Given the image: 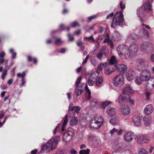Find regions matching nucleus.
<instances>
[{
	"label": "nucleus",
	"instance_id": "25",
	"mask_svg": "<svg viewBox=\"0 0 154 154\" xmlns=\"http://www.w3.org/2000/svg\"><path fill=\"white\" fill-rule=\"evenodd\" d=\"M86 93L85 94V98L86 100L90 99L91 98V92L88 88L87 85H86L85 87Z\"/></svg>",
	"mask_w": 154,
	"mask_h": 154
},
{
	"label": "nucleus",
	"instance_id": "47",
	"mask_svg": "<svg viewBox=\"0 0 154 154\" xmlns=\"http://www.w3.org/2000/svg\"><path fill=\"white\" fill-rule=\"evenodd\" d=\"M68 115H66L64 116V120L63 124V126H66V125L67 123V122H68Z\"/></svg>",
	"mask_w": 154,
	"mask_h": 154
},
{
	"label": "nucleus",
	"instance_id": "21",
	"mask_svg": "<svg viewBox=\"0 0 154 154\" xmlns=\"http://www.w3.org/2000/svg\"><path fill=\"white\" fill-rule=\"evenodd\" d=\"M45 147L47 150H53L56 148L53 145L52 141L51 140H49L47 143L46 144Z\"/></svg>",
	"mask_w": 154,
	"mask_h": 154
},
{
	"label": "nucleus",
	"instance_id": "61",
	"mask_svg": "<svg viewBox=\"0 0 154 154\" xmlns=\"http://www.w3.org/2000/svg\"><path fill=\"white\" fill-rule=\"evenodd\" d=\"M123 130L122 129H120L119 131H117V133L118 135H121L123 133Z\"/></svg>",
	"mask_w": 154,
	"mask_h": 154
},
{
	"label": "nucleus",
	"instance_id": "62",
	"mask_svg": "<svg viewBox=\"0 0 154 154\" xmlns=\"http://www.w3.org/2000/svg\"><path fill=\"white\" fill-rule=\"evenodd\" d=\"M5 55V53L3 51L0 54V58H3Z\"/></svg>",
	"mask_w": 154,
	"mask_h": 154
},
{
	"label": "nucleus",
	"instance_id": "26",
	"mask_svg": "<svg viewBox=\"0 0 154 154\" xmlns=\"http://www.w3.org/2000/svg\"><path fill=\"white\" fill-rule=\"evenodd\" d=\"M79 122V120L77 117L74 116L73 117L69 122L70 125L73 127L77 125Z\"/></svg>",
	"mask_w": 154,
	"mask_h": 154
},
{
	"label": "nucleus",
	"instance_id": "17",
	"mask_svg": "<svg viewBox=\"0 0 154 154\" xmlns=\"http://www.w3.org/2000/svg\"><path fill=\"white\" fill-rule=\"evenodd\" d=\"M72 133L71 131H68L64 134L63 139V141L66 143H68L72 138Z\"/></svg>",
	"mask_w": 154,
	"mask_h": 154
},
{
	"label": "nucleus",
	"instance_id": "2",
	"mask_svg": "<svg viewBox=\"0 0 154 154\" xmlns=\"http://www.w3.org/2000/svg\"><path fill=\"white\" fill-rule=\"evenodd\" d=\"M139 78L143 82H146V88L147 89V85L149 82V85L150 83L151 79H154V77L151 76V73L148 70H144L142 71L140 74Z\"/></svg>",
	"mask_w": 154,
	"mask_h": 154
},
{
	"label": "nucleus",
	"instance_id": "27",
	"mask_svg": "<svg viewBox=\"0 0 154 154\" xmlns=\"http://www.w3.org/2000/svg\"><path fill=\"white\" fill-rule=\"evenodd\" d=\"M99 72L98 70H96L90 76L93 80L95 81L98 78L99 75Z\"/></svg>",
	"mask_w": 154,
	"mask_h": 154
},
{
	"label": "nucleus",
	"instance_id": "42",
	"mask_svg": "<svg viewBox=\"0 0 154 154\" xmlns=\"http://www.w3.org/2000/svg\"><path fill=\"white\" fill-rule=\"evenodd\" d=\"M95 81L94 80H93V79H92V78L89 77L88 81V82L89 85L92 86L94 85Z\"/></svg>",
	"mask_w": 154,
	"mask_h": 154
},
{
	"label": "nucleus",
	"instance_id": "16",
	"mask_svg": "<svg viewBox=\"0 0 154 154\" xmlns=\"http://www.w3.org/2000/svg\"><path fill=\"white\" fill-rule=\"evenodd\" d=\"M135 73L132 69H129L126 73V78L128 81H131L135 78Z\"/></svg>",
	"mask_w": 154,
	"mask_h": 154
},
{
	"label": "nucleus",
	"instance_id": "57",
	"mask_svg": "<svg viewBox=\"0 0 154 154\" xmlns=\"http://www.w3.org/2000/svg\"><path fill=\"white\" fill-rule=\"evenodd\" d=\"M85 39H91L93 42H95V40L94 39L93 37V35H91L90 37H85L84 38Z\"/></svg>",
	"mask_w": 154,
	"mask_h": 154
},
{
	"label": "nucleus",
	"instance_id": "9",
	"mask_svg": "<svg viewBox=\"0 0 154 154\" xmlns=\"http://www.w3.org/2000/svg\"><path fill=\"white\" fill-rule=\"evenodd\" d=\"M149 141V137L146 134H140L137 137V142L138 144H142L143 143H148Z\"/></svg>",
	"mask_w": 154,
	"mask_h": 154
},
{
	"label": "nucleus",
	"instance_id": "38",
	"mask_svg": "<svg viewBox=\"0 0 154 154\" xmlns=\"http://www.w3.org/2000/svg\"><path fill=\"white\" fill-rule=\"evenodd\" d=\"M107 65V63L106 62L102 63L98 66V69L99 70H102L103 68H105V66Z\"/></svg>",
	"mask_w": 154,
	"mask_h": 154
},
{
	"label": "nucleus",
	"instance_id": "6",
	"mask_svg": "<svg viewBox=\"0 0 154 154\" xmlns=\"http://www.w3.org/2000/svg\"><path fill=\"white\" fill-rule=\"evenodd\" d=\"M103 122V119L102 117L97 116L92 121L91 126L93 128L97 129L101 126Z\"/></svg>",
	"mask_w": 154,
	"mask_h": 154
},
{
	"label": "nucleus",
	"instance_id": "64",
	"mask_svg": "<svg viewBox=\"0 0 154 154\" xmlns=\"http://www.w3.org/2000/svg\"><path fill=\"white\" fill-rule=\"evenodd\" d=\"M114 14L113 13H111L108 15L106 17L107 19H109L110 17H112L113 16Z\"/></svg>",
	"mask_w": 154,
	"mask_h": 154
},
{
	"label": "nucleus",
	"instance_id": "8",
	"mask_svg": "<svg viewBox=\"0 0 154 154\" xmlns=\"http://www.w3.org/2000/svg\"><path fill=\"white\" fill-rule=\"evenodd\" d=\"M124 78L121 74L117 75L113 79V83L114 85L118 87L121 86L123 84Z\"/></svg>",
	"mask_w": 154,
	"mask_h": 154
},
{
	"label": "nucleus",
	"instance_id": "51",
	"mask_svg": "<svg viewBox=\"0 0 154 154\" xmlns=\"http://www.w3.org/2000/svg\"><path fill=\"white\" fill-rule=\"evenodd\" d=\"M117 131V130L115 128H114L112 130H110L109 134H111V135L114 134L115 133H116Z\"/></svg>",
	"mask_w": 154,
	"mask_h": 154
},
{
	"label": "nucleus",
	"instance_id": "14",
	"mask_svg": "<svg viewBox=\"0 0 154 154\" xmlns=\"http://www.w3.org/2000/svg\"><path fill=\"white\" fill-rule=\"evenodd\" d=\"M151 46V44L148 42H144L140 45V49L143 52L148 53L150 51Z\"/></svg>",
	"mask_w": 154,
	"mask_h": 154
},
{
	"label": "nucleus",
	"instance_id": "52",
	"mask_svg": "<svg viewBox=\"0 0 154 154\" xmlns=\"http://www.w3.org/2000/svg\"><path fill=\"white\" fill-rule=\"evenodd\" d=\"M7 70H4L3 72V73L2 75V79H4L5 78V77L7 73Z\"/></svg>",
	"mask_w": 154,
	"mask_h": 154
},
{
	"label": "nucleus",
	"instance_id": "36",
	"mask_svg": "<svg viewBox=\"0 0 154 154\" xmlns=\"http://www.w3.org/2000/svg\"><path fill=\"white\" fill-rule=\"evenodd\" d=\"M139 154H148V152L143 148H140L138 150Z\"/></svg>",
	"mask_w": 154,
	"mask_h": 154
},
{
	"label": "nucleus",
	"instance_id": "23",
	"mask_svg": "<svg viewBox=\"0 0 154 154\" xmlns=\"http://www.w3.org/2000/svg\"><path fill=\"white\" fill-rule=\"evenodd\" d=\"M104 73L105 74L108 75L113 72L112 66L107 63V65L105 66L104 69Z\"/></svg>",
	"mask_w": 154,
	"mask_h": 154
},
{
	"label": "nucleus",
	"instance_id": "7",
	"mask_svg": "<svg viewBox=\"0 0 154 154\" xmlns=\"http://www.w3.org/2000/svg\"><path fill=\"white\" fill-rule=\"evenodd\" d=\"M120 105L124 104L125 101L129 102L131 101V97L128 94H123L120 95L117 100Z\"/></svg>",
	"mask_w": 154,
	"mask_h": 154
},
{
	"label": "nucleus",
	"instance_id": "37",
	"mask_svg": "<svg viewBox=\"0 0 154 154\" xmlns=\"http://www.w3.org/2000/svg\"><path fill=\"white\" fill-rule=\"evenodd\" d=\"M142 33L143 35L146 37H149V34L147 30L144 29V27L142 28Z\"/></svg>",
	"mask_w": 154,
	"mask_h": 154
},
{
	"label": "nucleus",
	"instance_id": "20",
	"mask_svg": "<svg viewBox=\"0 0 154 154\" xmlns=\"http://www.w3.org/2000/svg\"><path fill=\"white\" fill-rule=\"evenodd\" d=\"M124 93H128L131 94H134L136 91L130 85H127L123 89Z\"/></svg>",
	"mask_w": 154,
	"mask_h": 154
},
{
	"label": "nucleus",
	"instance_id": "31",
	"mask_svg": "<svg viewBox=\"0 0 154 154\" xmlns=\"http://www.w3.org/2000/svg\"><path fill=\"white\" fill-rule=\"evenodd\" d=\"M90 104L91 106H95L98 105V102L97 99L93 98L90 101Z\"/></svg>",
	"mask_w": 154,
	"mask_h": 154
},
{
	"label": "nucleus",
	"instance_id": "41",
	"mask_svg": "<svg viewBox=\"0 0 154 154\" xmlns=\"http://www.w3.org/2000/svg\"><path fill=\"white\" fill-rule=\"evenodd\" d=\"M90 152V149L88 148L86 150H82L79 152V154H89Z\"/></svg>",
	"mask_w": 154,
	"mask_h": 154
},
{
	"label": "nucleus",
	"instance_id": "12",
	"mask_svg": "<svg viewBox=\"0 0 154 154\" xmlns=\"http://www.w3.org/2000/svg\"><path fill=\"white\" fill-rule=\"evenodd\" d=\"M119 108V110L122 114L124 115H128L130 112V106L126 104H122Z\"/></svg>",
	"mask_w": 154,
	"mask_h": 154
},
{
	"label": "nucleus",
	"instance_id": "3",
	"mask_svg": "<svg viewBox=\"0 0 154 154\" xmlns=\"http://www.w3.org/2000/svg\"><path fill=\"white\" fill-rule=\"evenodd\" d=\"M124 20L123 16L122 11H118L115 14L112 20L111 27H114L115 26L119 25Z\"/></svg>",
	"mask_w": 154,
	"mask_h": 154
},
{
	"label": "nucleus",
	"instance_id": "56",
	"mask_svg": "<svg viewBox=\"0 0 154 154\" xmlns=\"http://www.w3.org/2000/svg\"><path fill=\"white\" fill-rule=\"evenodd\" d=\"M146 96V99L147 100L149 98V96L150 95V93L149 92L147 91L145 93Z\"/></svg>",
	"mask_w": 154,
	"mask_h": 154
},
{
	"label": "nucleus",
	"instance_id": "10",
	"mask_svg": "<svg viewBox=\"0 0 154 154\" xmlns=\"http://www.w3.org/2000/svg\"><path fill=\"white\" fill-rule=\"evenodd\" d=\"M81 77H79L75 82V84L76 85V87L75 91V92L76 94V96H78L81 95L83 93V90L81 88V87L82 86V84L80 85L81 80Z\"/></svg>",
	"mask_w": 154,
	"mask_h": 154
},
{
	"label": "nucleus",
	"instance_id": "60",
	"mask_svg": "<svg viewBox=\"0 0 154 154\" xmlns=\"http://www.w3.org/2000/svg\"><path fill=\"white\" fill-rule=\"evenodd\" d=\"M89 57V55H87L85 59L83 61L82 63V64H84L87 63Z\"/></svg>",
	"mask_w": 154,
	"mask_h": 154
},
{
	"label": "nucleus",
	"instance_id": "40",
	"mask_svg": "<svg viewBox=\"0 0 154 154\" xmlns=\"http://www.w3.org/2000/svg\"><path fill=\"white\" fill-rule=\"evenodd\" d=\"M63 43L60 38H55V43L56 45H60Z\"/></svg>",
	"mask_w": 154,
	"mask_h": 154
},
{
	"label": "nucleus",
	"instance_id": "34",
	"mask_svg": "<svg viewBox=\"0 0 154 154\" xmlns=\"http://www.w3.org/2000/svg\"><path fill=\"white\" fill-rule=\"evenodd\" d=\"M152 80H153V81L149 85V82L147 84V89L148 90H152L154 88V79Z\"/></svg>",
	"mask_w": 154,
	"mask_h": 154
},
{
	"label": "nucleus",
	"instance_id": "50",
	"mask_svg": "<svg viewBox=\"0 0 154 154\" xmlns=\"http://www.w3.org/2000/svg\"><path fill=\"white\" fill-rule=\"evenodd\" d=\"M116 60L114 56H112L110 59L109 63V64H113L116 62Z\"/></svg>",
	"mask_w": 154,
	"mask_h": 154
},
{
	"label": "nucleus",
	"instance_id": "53",
	"mask_svg": "<svg viewBox=\"0 0 154 154\" xmlns=\"http://www.w3.org/2000/svg\"><path fill=\"white\" fill-rule=\"evenodd\" d=\"M125 5L124 3H123L122 2H121L120 3V7L122 10H124L125 8Z\"/></svg>",
	"mask_w": 154,
	"mask_h": 154
},
{
	"label": "nucleus",
	"instance_id": "44",
	"mask_svg": "<svg viewBox=\"0 0 154 154\" xmlns=\"http://www.w3.org/2000/svg\"><path fill=\"white\" fill-rule=\"evenodd\" d=\"M136 37V35L135 34L130 35L128 36L127 39L128 41H130L131 40L134 39Z\"/></svg>",
	"mask_w": 154,
	"mask_h": 154
},
{
	"label": "nucleus",
	"instance_id": "46",
	"mask_svg": "<svg viewBox=\"0 0 154 154\" xmlns=\"http://www.w3.org/2000/svg\"><path fill=\"white\" fill-rule=\"evenodd\" d=\"M110 103L108 101H106L103 102L102 105V107L103 108H105Z\"/></svg>",
	"mask_w": 154,
	"mask_h": 154
},
{
	"label": "nucleus",
	"instance_id": "55",
	"mask_svg": "<svg viewBox=\"0 0 154 154\" xmlns=\"http://www.w3.org/2000/svg\"><path fill=\"white\" fill-rule=\"evenodd\" d=\"M71 25L72 27H75L76 26H79V25L77 22L75 21L73 23H72L71 24Z\"/></svg>",
	"mask_w": 154,
	"mask_h": 154
},
{
	"label": "nucleus",
	"instance_id": "18",
	"mask_svg": "<svg viewBox=\"0 0 154 154\" xmlns=\"http://www.w3.org/2000/svg\"><path fill=\"white\" fill-rule=\"evenodd\" d=\"M106 112L109 116H112L115 115L116 109L115 108L108 106L106 109Z\"/></svg>",
	"mask_w": 154,
	"mask_h": 154
},
{
	"label": "nucleus",
	"instance_id": "48",
	"mask_svg": "<svg viewBox=\"0 0 154 154\" xmlns=\"http://www.w3.org/2000/svg\"><path fill=\"white\" fill-rule=\"evenodd\" d=\"M68 115H66L64 116V120L63 124V126H66V125L67 123V122H68Z\"/></svg>",
	"mask_w": 154,
	"mask_h": 154
},
{
	"label": "nucleus",
	"instance_id": "4",
	"mask_svg": "<svg viewBox=\"0 0 154 154\" xmlns=\"http://www.w3.org/2000/svg\"><path fill=\"white\" fill-rule=\"evenodd\" d=\"M134 67L138 70H141L148 65L147 62L143 58H138L134 63Z\"/></svg>",
	"mask_w": 154,
	"mask_h": 154
},
{
	"label": "nucleus",
	"instance_id": "35",
	"mask_svg": "<svg viewBox=\"0 0 154 154\" xmlns=\"http://www.w3.org/2000/svg\"><path fill=\"white\" fill-rule=\"evenodd\" d=\"M135 83L138 85H140L142 84V82H143L141 80L140 78H139L137 76H136L134 79Z\"/></svg>",
	"mask_w": 154,
	"mask_h": 154
},
{
	"label": "nucleus",
	"instance_id": "19",
	"mask_svg": "<svg viewBox=\"0 0 154 154\" xmlns=\"http://www.w3.org/2000/svg\"><path fill=\"white\" fill-rule=\"evenodd\" d=\"M153 110V107L150 104L146 106L144 109V112L146 115H149L152 112Z\"/></svg>",
	"mask_w": 154,
	"mask_h": 154
},
{
	"label": "nucleus",
	"instance_id": "15",
	"mask_svg": "<svg viewBox=\"0 0 154 154\" xmlns=\"http://www.w3.org/2000/svg\"><path fill=\"white\" fill-rule=\"evenodd\" d=\"M132 121L134 125L135 126L140 127L141 125V118L137 115H135L133 116Z\"/></svg>",
	"mask_w": 154,
	"mask_h": 154
},
{
	"label": "nucleus",
	"instance_id": "11",
	"mask_svg": "<svg viewBox=\"0 0 154 154\" xmlns=\"http://www.w3.org/2000/svg\"><path fill=\"white\" fill-rule=\"evenodd\" d=\"M135 134L131 131L127 132L123 136L124 140L128 143H130L135 138Z\"/></svg>",
	"mask_w": 154,
	"mask_h": 154
},
{
	"label": "nucleus",
	"instance_id": "22",
	"mask_svg": "<svg viewBox=\"0 0 154 154\" xmlns=\"http://www.w3.org/2000/svg\"><path fill=\"white\" fill-rule=\"evenodd\" d=\"M143 123L146 126H149L152 124V118L151 117L145 116L143 119Z\"/></svg>",
	"mask_w": 154,
	"mask_h": 154
},
{
	"label": "nucleus",
	"instance_id": "58",
	"mask_svg": "<svg viewBox=\"0 0 154 154\" xmlns=\"http://www.w3.org/2000/svg\"><path fill=\"white\" fill-rule=\"evenodd\" d=\"M68 36L69 37V41H72L74 40V38L73 37V36L71 35H70L69 34H68Z\"/></svg>",
	"mask_w": 154,
	"mask_h": 154
},
{
	"label": "nucleus",
	"instance_id": "39",
	"mask_svg": "<svg viewBox=\"0 0 154 154\" xmlns=\"http://www.w3.org/2000/svg\"><path fill=\"white\" fill-rule=\"evenodd\" d=\"M144 8L146 10H151V7L149 2H148L145 3L144 5Z\"/></svg>",
	"mask_w": 154,
	"mask_h": 154
},
{
	"label": "nucleus",
	"instance_id": "45",
	"mask_svg": "<svg viewBox=\"0 0 154 154\" xmlns=\"http://www.w3.org/2000/svg\"><path fill=\"white\" fill-rule=\"evenodd\" d=\"M110 122L113 125H114L117 123V120L116 118H112L110 120Z\"/></svg>",
	"mask_w": 154,
	"mask_h": 154
},
{
	"label": "nucleus",
	"instance_id": "32",
	"mask_svg": "<svg viewBox=\"0 0 154 154\" xmlns=\"http://www.w3.org/2000/svg\"><path fill=\"white\" fill-rule=\"evenodd\" d=\"M101 52H102L105 56H107L109 54L108 50L107 49L106 47L105 46H103L102 47Z\"/></svg>",
	"mask_w": 154,
	"mask_h": 154
},
{
	"label": "nucleus",
	"instance_id": "29",
	"mask_svg": "<svg viewBox=\"0 0 154 154\" xmlns=\"http://www.w3.org/2000/svg\"><path fill=\"white\" fill-rule=\"evenodd\" d=\"M113 38L115 40H118L121 38L120 34L117 31H115L112 35Z\"/></svg>",
	"mask_w": 154,
	"mask_h": 154
},
{
	"label": "nucleus",
	"instance_id": "28",
	"mask_svg": "<svg viewBox=\"0 0 154 154\" xmlns=\"http://www.w3.org/2000/svg\"><path fill=\"white\" fill-rule=\"evenodd\" d=\"M144 11V8L142 7H140L138 9L137 14L138 17H142L144 15L143 12Z\"/></svg>",
	"mask_w": 154,
	"mask_h": 154
},
{
	"label": "nucleus",
	"instance_id": "33",
	"mask_svg": "<svg viewBox=\"0 0 154 154\" xmlns=\"http://www.w3.org/2000/svg\"><path fill=\"white\" fill-rule=\"evenodd\" d=\"M60 140V137L58 136H57L54 138L53 141H52L53 145L54 147H56L58 144V142Z\"/></svg>",
	"mask_w": 154,
	"mask_h": 154
},
{
	"label": "nucleus",
	"instance_id": "5",
	"mask_svg": "<svg viewBox=\"0 0 154 154\" xmlns=\"http://www.w3.org/2000/svg\"><path fill=\"white\" fill-rule=\"evenodd\" d=\"M81 109V107L79 106H74L73 103H70L68 108V114L70 117H72L75 114V113L79 114Z\"/></svg>",
	"mask_w": 154,
	"mask_h": 154
},
{
	"label": "nucleus",
	"instance_id": "13",
	"mask_svg": "<svg viewBox=\"0 0 154 154\" xmlns=\"http://www.w3.org/2000/svg\"><path fill=\"white\" fill-rule=\"evenodd\" d=\"M113 148L116 150L118 152H122L125 151L126 147V145L125 143L122 142L117 143L113 146Z\"/></svg>",
	"mask_w": 154,
	"mask_h": 154
},
{
	"label": "nucleus",
	"instance_id": "63",
	"mask_svg": "<svg viewBox=\"0 0 154 154\" xmlns=\"http://www.w3.org/2000/svg\"><path fill=\"white\" fill-rule=\"evenodd\" d=\"M71 154H76L77 152L76 150L73 149H71L70 150Z\"/></svg>",
	"mask_w": 154,
	"mask_h": 154
},
{
	"label": "nucleus",
	"instance_id": "30",
	"mask_svg": "<svg viewBox=\"0 0 154 154\" xmlns=\"http://www.w3.org/2000/svg\"><path fill=\"white\" fill-rule=\"evenodd\" d=\"M96 85L97 86H99L101 84L103 81V78L102 77L99 76L96 79Z\"/></svg>",
	"mask_w": 154,
	"mask_h": 154
},
{
	"label": "nucleus",
	"instance_id": "59",
	"mask_svg": "<svg viewBox=\"0 0 154 154\" xmlns=\"http://www.w3.org/2000/svg\"><path fill=\"white\" fill-rule=\"evenodd\" d=\"M65 29V26L64 25L61 24L59 27V30H62Z\"/></svg>",
	"mask_w": 154,
	"mask_h": 154
},
{
	"label": "nucleus",
	"instance_id": "1",
	"mask_svg": "<svg viewBox=\"0 0 154 154\" xmlns=\"http://www.w3.org/2000/svg\"><path fill=\"white\" fill-rule=\"evenodd\" d=\"M138 46L135 44L131 45L129 47L124 45H119L117 50L119 56L122 59H128L135 55L138 51Z\"/></svg>",
	"mask_w": 154,
	"mask_h": 154
},
{
	"label": "nucleus",
	"instance_id": "24",
	"mask_svg": "<svg viewBox=\"0 0 154 154\" xmlns=\"http://www.w3.org/2000/svg\"><path fill=\"white\" fill-rule=\"evenodd\" d=\"M117 68L119 71L123 73H125L127 69V66L125 64H121L117 66Z\"/></svg>",
	"mask_w": 154,
	"mask_h": 154
},
{
	"label": "nucleus",
	"instance_id": "49",
	"mask_svg": "<svg viewBox=\"0 0 154 154\" xmlns=\"http://www.w3.org/2000/svg\"><path fill=\"white\" fill-rule=\"evenodd\" d=\"M97 57L100 60L102 59L103 57V54L102 52H100L98 53L97 55Z\"/></svg>",
	"mask_w": 154,
	"mask_h": 154
},
{
	"label": "nucleus",
	"instance_id": "54",
	"mask_svg": "<svg viewBox=\"0 0 154 154\" xmlns=\"http://www.w3.org/2000/svg\"><path fill=\"white\" fill-rule=\"evenodd\" d=\"M77 44L78 46L81 47L83 44V42L81 40H79L77 42Z\"/></svg>",
	"mask_w": 154,
	"mask_h": 154
},
{
	"label": "nucleus",
	"instance_id": "43",
	"mask_svg": "<svg viewBox=\"0 0 154 154\" xmlns=\"http://www.w3.org/2000/svg\"><path fill=\"white\" fill-rule=\"evenodd\" d=\"M26 75V73L23 72L22 73H18L17 74V76L18 78H21L22 79H24Z\"/></svg>",
	"mask_w": 154,
	"mask_h": 154
}]
</instances>
